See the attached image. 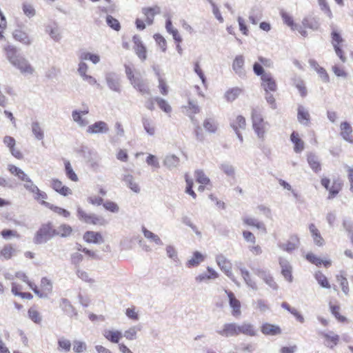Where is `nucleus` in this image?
I'll list each match as a JSON object with an SVG mask.
<instances>
[{"label":"nucleus","instance_id":"c756f323","mask_svg":"<svg viewBox=\"0 0 353 353\" xmlns=\"http://www.w3.org/2000/svg\"><path fill=\"white\" fill-rule=\"evenodd\" d=\"M123 181L125 185L129 188L134 193L139 194L141 188L139 184L135 181L134 176L132 174H126L123 176Z\"/></svg>","mask_w":353,"mask_h":353},{"label":"nucleus","instance_id":"423d86ee","mask_svg":"<svg viewBox=\"0 0 353 353\" xmlns=\"http://www.w3.org/2000/svg\"><path fill=\"white\" fill-rule=\"evenodd\" d=\"M254 273L261 279L270 288L276 290L278 285L274 281V279L270 271L262 268H253Z\"/></svg>","mask_w":353,"mask_h":353},{"label":"nucleus","instance_id":"72a5a7b5","mask_svg":"<svg viewBox=\"0 0 353 353\" xmlns=\"http://www.w3.org/2000/svg\"><path fill=\"white\" fill-rule=\"evenodd\" d=\"M85 241L89 243H99L102 242V236L99 232L88 231L83 235Z\"/></svg>","mask_w":353,"mask_h":353},{"label":"nucleus","instance_id":"20e7f679","mask_svg":"<svg viewBox=\"0 0 353 353\" xmlns=\"http://www.w3.org/2000/svg\"><path fill=\"white\" fill-rule=\"evenodd\" d=\"M105 81L108 88L117 93L121 92V77L119 74L110 72L105 74Z\"/></svg>","mask_w":353,"mask_h":353},{"label":"nucleus","instance_id":"58836bf2","mask_svg":"<svg viewBox=\"0 0 353 353\" xmlns=\"http://www.w3.org/2000/svg\"><path fill=\"white\" fill-rule=\"evenodd\" d=\"M5 51L6 57L12 65L17 59L21 55L18 52L17 49L13 46H8L5 48Z\"/></svg>","mask_w":353,"mask_h":353},{"label":"nucleus","instance_id":"49530a36","mask_svg":"<svg viewBox=\"0 0 353 353\" xmlns=\"http://www.w3.org/2000/svg\"><path fill=\"white\" fill-rule=\"evenodd\" d=\"M314 278L317 283L323 288L330 289L331 285L327 278L321 271H317L314 274Z\"/></svg>","mask_w":353,"mask_h":353},{"label":"nucleus","instance_id":"393cba45","mask_svg":"<svg viewBox=\"0 0 353 353\" xmlns=\"http://www.w3.org/2000/svg\"><path fill=\"white\" fill-rule=\"evenodd\" d=\"M239 270L246 285L251 289L257 290L258 287L254 279H252L250 272L245 267L241 265L239 267Z\"/></svg>","mask_w":353,"mask_h":353},{"label":"nucleus","instance_id":"5701e85b","mask_svg":"<svg viewBox=\"0 0 353 353\" xmlns=\"http://www.w3.org/2000/svg\"><path fill=\"white\" fill-rule=\"evenodd\" d=\"M102 334L108 341L112 343H119L123 337V333L116 330L105 329Z\"/></svg>","mask_w":353,"mask_h":353},{"label":"nucleus","instance_id":"b1692460","mask_svg":"<svg viewBox=\"0 0 353 353\" xmlns=\"http://www.w3.org/2000/svg\"><path fill=\"white\" fill-rule=\"evenodd\" d=\"M130 83L141 94H150L148 85L145 83V81L140 76L136 77V78L134 80H132L130 82Z\"/></svg>","mask_w":353,"mask_h":353},{"label":"nucleus","instance_id":"09e8293b","mask_svg":"<svg viewBox=\"0 0 353 353\" xmlns=\"http://www.w3.org/2000/svg\"><path fill=\"white\" fill-rule=\"evenodd\" d=\"M302 25L305 28L312 29L313 30H316L319 27V23L318 21L312 17H305L302 21Z\"/></svg>","mask_w":353,"mask_h":353},{"label":"nucleus","instance_id":"f03ea898","mask_svg":"<svg viewBox=\"0 0 353 353\" xmlns=\"http://www.w3.org/2000/svg\"><path fill=\"white\" fill-rule=\"evenodd\" d=\"M54 234L55 229L51 223L43 224L36 232L33 242L37 245L46 243L54 236Z\"/></svg>","mask_w":353,"mask_h":353},{"label":"nucleus","instance_id":"7ed1b4c3","mask_svg":"<svg viewBox=\"0 0 353 353\" xmlns=\"http://www.w3.org/2000/svg\"><path fill=\"white\" fill-rule=\"evenodd\" d=\"M77 216L80 221L93 225H104L107 221L102 216L94 214H87L81 208L77 207Z\"/></svg>","mask_w":353,"mask_h":353},{"label":"nucleus","instance_id":"f257e3e1","mask_svg":"<svg viewBox=\"0 0 353 353\" xmlns=\"http://www.w3.org/2000/svg\"><path fill=\"white\" fill-rule=\"evenodd\" d=\"M252 128L258 138L263 139L268 129V123L265 121L262 114L256 109L252 111Z\"/></svg>","mask_w":353,"mask_h":353},{"label":"nucleus","instance_id":"774afa93","mask_svg":"<svg viewBox=\"0 0 353 353\" xmlns=\"http://www.w3.org/2000/svg\"><path fill=\"white\" fill-rule=\"evenodd\" d=\"M342 187L341 183L339 181H334L332 185L329 188L328 191L330 193L329 199L334 197L339 191L341 190Z\"/></svg>","mask_w":353,"mask_h":353},{"label":"nucleus","instance_id":"ea45409f","mask_svg":"<svg viewBox=\"0 0 353 353\" xmlns=\"http://www.w3.org/2000/svg\"><path fill=\"white\" fill-rule=\"evenodd\" d=\"M142 232H143L144 236L147 239L150 240V241L154 242L155 244H157L158 245H163V241H161V239H160V237L158 235H157L154 233H153L152 232L148 230L145 227L142 228Z\"/></svg>","mask_w":353,"mask_h":353},{"label":"nucleus","instance_id":"37998d69","mask_svg":"<svg viewBox=\"0 0 353 353\" xmlns=\"http://www.w3.org/2000/svg\"><path fill=\"white\" fill-rule=\"evenodd\" d=\"M41 293L46 294V299L52 292V283L46 277H43L41 280Z\"/></svg>","mask_w":353,"mask_h":353},{"label":"nucleus","instance_id":"13d9d810","mask_svg":"<svg viewBox=\"0 0 353 353\" xmlns=\"http://www.w3.org/2000/svg\"><path fill=\"white\" fill-rule=\"evenodd\" d=\"M57 343L59 350L64 351L65 352H68L71 349L70 341L64 337L59 339Z\"/></svg>","mask_w":353,"mask_h":353},{"label":"nucleus","instance_id":"bb28decb","mask_svg":"<svg viewBox=\"0 0 353 353\" xmlns=\"http://www.w3.org/2000/svg\"><path fill=\"white\" fill-rule=\"evenodd\" d=\"M309 230L311 233L314 243L319 247L323 246L325 244V240L314 223H310L309 225Z\"/></svg>","mask_w":353,"mask_h":353},{"label":"nucleus","instance_id":"680f3d73","mask_svg":"<svg viewBox=\"0 0 353 353\" xmlns=\"http://www.w3.org/2000/svg\"><path fill=\"white\" fill-rule=\"evenodd\" d=\"M219 168L228 176H234L235 174V169L234 166L228 163H223L220 164Z\"/></svg>","mask_w":353,"mask_h":353},{"label":"nucleus","instance_id":"4468645a","mask_svg":"<svg viewBox=\"0 0 353 353\" xmlns=\"http://www.w3.org/2000/svg\"><path fill=\"white\" fill-rule=\"evenodd\" d=\"M216 332L219 335L225 338L236 336V323H224L221 328L217 330Z\"/></svg>","mask_w":353,"mask_h":353},{"label":"nucleus","instance_id":"f704fd0d","mask_svg":"<svg viewBox=\"0 0 353 353\" xmlns=\"http://www.w3.org/2000/svg\"><path fill=\"white\" fill-rule=\"evenodd\" d=\"M179 158L174 154H168L163 160V165L169 170L177 168L179 165Z\"/></svg>","mask_w":353,"mask_h":353},{"label":"nucleus","instance_id":"4c0bfd02","mask_svg":"<svg viewBox=\"0 0 353 353\" xmlns=\"http://www.w3.org/2000/svg\"><path fill=\"white\" fill-rule=\"evenodd\" d=\"M243 221L245 224L249 226L255 227L258 230L266 232L265 224L263 222L259 221L258 219L252 217H244Z\"/></svg>","mask_w":353,"mask_h":353},{"label":"nucleus","instance_id":"e433bc0d","mask_svg":"<svg viewBox=\"0 0 353 353\" xmlns=\"http://www.w3.org/2000/svg\"><path fill=\"white\" fill-rule=\"evenodd\" d=\"M13 37L15 40L25 45L29 46L32 43V40L29 37L28 34L21 30H15L13 32Z\"/></svg>","mask_w":353,"mask_h":353},{"label":"nucleus","instance_id":"ddd939ff","mask_svg":"<svg viewBox=\"0 0 353 353\" xmlns=\"http://www.w3.org/2000/svg\"><path fill=\"white\" fill-rule=\"evenodd\" d=\"M319 334L324 338L325 345L330 349L334 348L339 343L340 336L332 331L319 332Z\"/></svg>","mask_w":353,"mask_h":353},{"label":"nucleus","instance_id":"6ab92c4d","mask_svg":"<svg viewBox=\"0 0 353 353\" xmlns=\"http://www.w3.org/2000/svg\"><path fill=\"white\" fill-rule=\"evenodd\" d=\"M297 120L304 126H308L310 123V114L308 110L302 105L297 108Z\"/></svg>","mask_w":353,"mask_h":353},{"label":"nucleus","instance_id":"a211bd4d","mask_svg":"<svg viewBox=\"0 0 353 353\" xmlns=\"http://www.w3.org/2000/svg\"><path fill=\"white\" fill-rule=\"evenodd\" d=\"M51 188L55 192L64 196L72 194V193L70 188L64 185L63 183L57 179H52L51 180Z\"/></svg>","mask_w":353,"mask_h":353},{"label":"nucleus","instance_id":"2f4dec72","mask_svg":"<svg viewBox=\"0 0 353 353\" xmlns=\"http://www.w3.org/2000/svg\"><path fill=\"white\" fill-rule=\"evenodd\" d=\"M290 141L294 144V151L300 153L304 150V142L299 137L298 132L294 131L290 135Z\"/></svg>","mask_w":353,"mask_h":353},{"label":"nucleus","instance_id":"1a4fd4ad","mask_svg":"<svg viewBox=\"0 0 353 353\" xmlns=\"http://www.w3.org/2000/svg\"><path fill=\"white\" fill-rule=\"evenodd\" d=\"M12 65L17 68L22 74H32L34 72V68L30 64L28 61L22 55L19 57L12 63Z\"/></svg>","mask_w":353,"mask_h":353},{"label":"nucleus","instance_id":"3c124183","mask_svg":"<svg viewBox=\"0 0 353 353\" xmlns=\"http://www.w3.org/2000/svg\"><path fill=\"white\" fill-rule=\"evenodd\" d=\"M336 281L339 283L343 292L345 295H347L349 293V291H350L349 283H348V281H347L346 277L345 276V275L341 273L340 274H337L336 276Z\"/></svg>","mask_w":353,"mask_h":353},{"label":"nucleus","instance_id":"c03bdc74","mask_svg":"<svg viewBox=\"0 0 353 353\" xmlns=\"http://www.w3.org/2000/svg\"><path fill=\"white\" fill-rule=\"evenodd\" d=\"M31 129L33 135L38 141H41L44 138V132L38 121H34L31 124Z\"/></svg>","mask_w":353,"mask_h":353},{"label":"nucleus","instance_id":"bf43d9fd","mask_svg":"<svg viewBox=\"0 0 353 353\" xmlns=\"http://www.w3.org/2000/svg\"><path fill=\"white\" fill-rule=\"evenodd\" d=\"M105 21L107 25L114 30H120L121 25L119 21L117 19L114 18L112 16L107 15Z\"/></svg>","mask_w":353,"mask_h":353},{"label":"nucleus","instance_id":"6e6d98bb","mask_svg":"<svg viewBox=\"0 0 353 353\" xmlns=\"http://www.w3.org/2000/svg\"><path fill=\"white\" fill-rule=\"evenodd\" d=\"M79 58L82 61L85 60H90L94 64H97L100 61V57L99 55L87 52H82L79 55Z\"/></svg>","mask_w":353,"mask_h":353},{"label":"nucleus","instance_id":"f3484780","mask_svg":"<svg viewBox=\"0 0 353 353\" xmlns=\"http://www.w3.org/2000/svg\"><path fill=\"white\" fill-rule=\"evenodd\" d=\"M279 263L281 268L282 275L288 281L291 283L293 280V277L292 275V268L290 263L287 259L283 257H279Z\"/></svg>","mask_w":353,"mask_h":353},{"label":"nucleus","instance_id":"4d7b16f0","mask_svg":"<svg viewBox=\"0 0 353 353\" xmlns=\"http://www.w3.org/2000/svg\"><path fill=\"white\" fill-rule=\"evenodd\" d=\"M139 330L140 328L137 327V326L131 327L124 332L123 336L130 341L135 340L137 337V332Z\"/></svg>","mask_w":353,"mask_h":353},{"label":"nucleus","instance_id":"4be33fe9","mask_svg":"<svg viewBox=\"0 0 353 353\" xmlns=\"http://www.w3.org/2000/svg\"><path fill=\"white\" fill-rule=\"evenodd\" d=\"M46 32L50 35V38L56 42H59L62 38L59 28L56 22L46 25Z\"/></svg>","mask_w":353,"mask_h":353},{"label":"nucleus","instance_id":"8fccbe9b","mask_svg":"<svg viewBox=\"0 0 353 353\" xmlns=\"http://www.w3.org/2000/svg\"><path fill=\"white\" fill-rule=\"evenodd\" d=\"M72 231V228L67 224H61L57 230H55L54 236H60L61 237H67L70 235Z\"/></svg>","mask_w":353,"mask_h":353},{"label":"nucleus","instance_id":"5fc2aeb1","mask_svg":"<svg viewBox=\"0 0 353 353\" xmlns=\"http://www.w3.org/2000/svg\"><path fill=\"white\" fill-rule=\"evenodd\" d=\"M65 165V174L67 177L70 179L72 181L77 182L78 181L79 179L74 171L73 170L72 165L69 161H65L64 162Z\"/></svg>","mask_w":353,"mask_h":353},{"label":"nucleus","instance_id":"6e6552de","mask_svg":"<svg viewBox=\"0 0 353 353\" xmlns=\"http://www.w3.org/2000/svg\"><path fill=\"white\" fill-rule=\"evenodd\" d=\"M89 113V108L88 106H84L81 110H74L72 112V118L74 123L80 128L85 127L88 125L89 121L83 117L84 115Z\"/></svg>","mask_w":353,"mask_h":353},{"label":"nucleus","instance_id":"412c9836","mask_svg":"<svg viewBox=\"0 0 353 353\" xmlns=\"http://www.w3.org/2000/svg\"><path fill=\"white\" fill-rule=\"evenodd\" d=\"M352 128L350 123L347 121H343L340 125V135L343 140L348 143H353L352 137Z\"/></svg>","mask_w":353,"mask_h":353},{"label":"nucleus","instance_id":"9d476101","mask_svg":"<svg viewBox=\"0 0 353 353\" xmlns=\"http://www.w3.org/2000/svg\"><path fill=\"white\" fill-rule=\"evenodd\" d=\"M241 334L249 336H255L257 335V330L253 324L244 321L241 324L236 323V336Z\"/></svg>","mask_w":353,"mask_h":353},{"label":"nucleus","instance_id":"338daca9","mask_svg":"<svg viewBox=\"0 0 353 353\" xmlns=\"http://www.w3.org/2000/svg\"><path fill=\"white\" fill-rule=\"evenodd\" d=\"M76 274L80 279L82 281L89 283H93L94 282V280L90 277L89 274L79 268L77 269Z\"/></svg>","mask_w":353,"mask_h":353},{"label":"nucleus","instance_id":"0eeeda50","mask_svg":"<svg viewBox=\"0 0 353 353\" xmlns=\"http://www.w3.org/2000/svg\"><path fill=\"white\" fill-rule=\"evenodd\" d=\"M216 262L220 269L232 280L234 279V274L232 272V263L223 254H219L216 256Z\"/></svg>","mask_w":353,"mask_h":353},{"label":"nucleus","instance_id":"de8ad7c7","mask_svg":"<svg viewBox=\"0 0 353 353\" xmlns=\"http://www.w3.org/2000/svg\"><path fill=\"white\" fill-rule=\"evenodd\" d=\"M218 124L212 118H207L203 121V127L209 133H215L217 130Z\"/></svg>","mask_w":353,"mask_h":353},{"label":"nucleus","instance_id":"052dcab7","mask_svg":"<svg viewBox=\"0 0 353 353\" xmlns=\"http://www.w3.org/2000/svg\"><path fill=\"white\" fill-rule=\"evenodd\" d=\"M22 10L24 14L28 18H32L36 14V10L30 3L24 2L22 4Z\"/></svg>","mask_w":353,"mask_h":353},{"label":"nucleus","instance_id":"864d4df0","mask_svg":"<svg viewBox=\"0 0 353 353\" xmlns=\"http://www.w3.org/2000/svg\"><path fill=\"white\" fill-rule=\"evenodd\" d=\"M154 101L157 103L159 108L165 113H170L172 112V107L170 105L168 102L159 97H154Z\"/></svg>","mask_w":353,"mask_h":353},{"label":"nucleus","instance_id":"79ce46f5","mask_svg":"<svg viewBox=\"0 0 353 353\" xmlns=\"http://www.w3.org/2000/svg\"><path fill=\"white\" fill-rule=\"evenodd\" d=\"M242 92L243 90L238 87L230 88L225 92V98L228 101L232 102L239 97Z\"/></svg>","mask_w":353,"mask_h":353},{"label":"nucleus","instance_id":"0e129e2a","mask_svg":"<svg viewBox=\"0 0 353 353\" xmlns=\"http://www.w3.org/2000/svg\"><path fill=\"white\" fill-rule=\"evenodd\" d=\"M14 252V248L11 245H6L1 250L0 256H2L4 259L8 260L12 257Z\"/></svg>","mask_w":353,"mask_h":353},{"label":"nucleus","instance_id":"a18cd8bd","mask_svg":"<svg viewBox=\"0 0 353 353\" xmlns=\"http://www.w3.org/2000/svg\"><path fill=\"white\" fill-rule=\"evenodd\" d=\"M292 84L299 90L301 97H304L307 95V90L305 86L304 81L299 77H294L292 79Z\"/></svg>","mask_w":353,"mask_h":353},{"label":"nucleus","instance_id":"603ef678","mask_svg":"<svg viewBox=\"0 0 353 353\" xmlns=\"http://www.w3.org/2000/svg\"><path fill=\"white\" fill-rule=\"evenodd\" d=\"M330 27L332 29V44L333 47L339 46V44L343 41V39L340 33L337 31V30L333 25H332Z\"/></svg>","mask_w":353,"mask_h":353},{"label":"nucleus","instance_id":"e2e57ef3","mask_svg":"<svg viewBox=\"0 0 353 353\" xmlns=\"http://www.w3.org/2000/svg\"><path fill=\"white\" fill-rule=\"evenodd\" d=\"M195 177L198 183L207 185L210 183V179L205 174L203 170H197L195 171Z\"/></svg>","mask_w":353,"mask_h":353},{"label":"nucleus","instance_id":"f8f14e48","mask_svg":"<svg viewBox=\"0 0 353 353\" xmlns=\"http://www.w3.org/2000/svg\"><path fill=\"white\" fill-rule=\"evenodd\" d=\"M245 59L243 55H237L232 63V70L241 79L246 77V72L244 68Z\"/></svg>","mask_w":353,"mask_h":353},{"label":"nucleus","instance_id":"39448f33","mask_svg":"<svg viewBox=\"0 0 353 353\" xmlns=\"http://www.w3.org/2000/svg\"><path fill=\"white\" fill-rule=\"evenodd\" d=\"M23 187L27 191L33 194L34 199L37 201H42L48 199L47 194L45 192L41 191L30 178L23 182Z\"/></svg>","mask_w":353,"mask_h":353},{"label":"nucleus","instance_id":"cd10ccee","mask_svg":"<svg viewBox=\"0 0 353 353\" xmlns=\"http://www.w3.org/2000/svg\"><path fill=\"white\" fill-rule=\"evenodd\" d=\"M307 161L310 168L316 173L321 170L319 159L314 153L310 152L307 154Z\"/></svg>","mask_w":353,"mask_h":353},{"label":"nucleus","instance_id":"aec40b11","mask_svg":"<svg viewBox=\"0 0 353 353\" xmlns=\"http://www.w3.org/2000/svg\"><path fill=\"white\" fill-rule=\"evenodd\" d=\"M183 112L193 121L194 115L200 112V108L195 100L189 99L187 105L182 107Z\"/></svg>","mask_w":353,"mask_h":353},{"label":"nucleus","instance_id":"a878e982","mask_svg":"<svg viewBox=\"0 0 353 353\" xmlns=\"http://www.w3.org/2000/svg\"><path fill=\"white\" fill-rule=\"evenodd\" d=\"M261 332L265 335L276 336L281 333V330L279 325L265 323L261 327Z\"/></svg>","mask_w":353,"mask_h":353},{"label":"nucleus","instance_id":"c85d7f7f","mask_svg":"<svg viewBox=\"0 0 353 353\" xmlns=\"http://www.w3.org/2000/svg\"><path fill=\"white\" fill-rule=\"evenodd\" d=\"M59 307L63 312L70 316L77 315V312L75 308L71 304L70 301L65 298H63L60 300Z\"/></svg>","mask_w":353,"mask_h":353},{"label":"nucleus","instance_id":"7c9ffc66","mask_svg":"<svg viewBox=\"0 0 353 353\" xmlns=\"http://www.w3.org/2000/svg\"><path fill=\"white\" fill-rule=\"evenodd\" d=\"M229 298L230 306L232 308V315L236 316L241 314V303L240 301L236 299L234 294L232 292L225 291Z\"/></svg>","mask_w":353,"mask_h":353},{"label":"nucleus","instance_id":"c9c22d12","mask_svg":"<svg viewBox=\"0 0 353 353\" xmlns=\"http://www.w3.org/2000/svg\"><path fill=\"white\" fill-rule=\"evenodd\" d=\"M41 204L44 205L46 208H50V210H52L53 212H54L57 214L62 216L65 218H68L70 215V212L68 211L67 210L63 209L60 207H58V206H55L48 202L45 201V200L41 201Z\"/></svg>","mask_w":353,"mask_h":353},{"label":"nucleus","instance_id":"dca6fc26","mask_svg":"<svg viewBox=\"0 0 353 353\" xmlns=\"http://www.w3.org/2000/svg\"><path fill=\"white\" fill-rule=\"evenodd\" d=\"M141 12L145 17V22L148 25H152L156 14L161 12V8L158 6L154 7L142 8Z\"/></svg>","mask_w":353,"mask_h":353},{"label":"nucleus","instance_id":"a19ab883","mask_svg":"<svg viewBox=\"0 0 353 353\" xmlns=\"http://www.w3.org/2000/svg\"><path fill=\"white\" fill-rule=\"evenodd\" d=\"M204 260V256L201 253L196 251L193 253L192 257L187 261L186 265L188 268L198 266Z\"/></svg>","mask_w":353,"mask_h":353},{"label":"nucleus","instance_id":"69168bd1","mask_svg":"<svg viewBox=\"0 0 353 353\" xmlns=\"http://www.w3.org/2000/svg\"><path fill=\"white\" fill-rule=\"evenodd\" d=\"M320 9L330 19L333 17L332 12L326 0H318Z\"/></svg>","mask_w":353,"mask_h":353},{"label":"nucleus","instance_id":"9b49d317","mask_svg":"<svg viewBox=\"0 0 353 353\" xmlns=\"http://www.w3.org/2000/svg\"><path fill=\"white\" fill-rule=\"evenodd\" d=\"M261 86L265 92H274L277 90V85L275 79L271 73H266L262 76Z\"/></svg>","mask_w":353,"mask_h":353},{"label":"nucleus","instance_id":"2eb2a0df","mask_svg":"<svg viewBox=\"0 0 353 353\" xmlns=\"http://www.w3.org/2000/svg\"><path fill=\"white\" fill-rule=\"evenodd\" d=\"M109 131L108 124L102 121H97L89 125L86 130V132L90 134H106Z\"/></svg>","mask_w":353,"mask_h":353},{"label":"nucleus","instance_id":"473e14b6","mask_svg":"<svg viewBox=\"0 0 353 353\" xmlns=\"http://www.w3.org/2000/svg\"><path fill=\"white\" fill-rule=\"evenodd\" d=\"M141 121L146 133L150 136H154L155 134L156 128L152 119L147 116H143Z\"/></svg>","mask_w":353,"mask_h":353}]
</instances>
